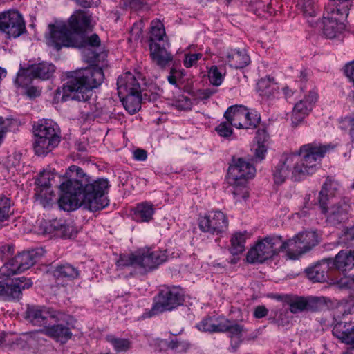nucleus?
Listing matches in <instances>:
<instances>
[{"mask_svg":"<svg viewBox=\"0 0 354 354\" xmlns=\"http://www.w3.org/2000/svg\"><path fill=\"white\" fill-rule=\"evenodd\" d=\"M334 148L331 144L309 143L295 153L283 155L273 169L274 183L281 185L290 176L294 181L304 179L315 172L322 158Z\"/></svg>","mask_w":354,"mask_h":354,"instance_id":"nucleus-1","label":"nucleus"},{"mask_svg":"<svg viewBox=\"0 0 354 354\" xmlns=\"http://www.w3.org/2000/svg\"><path fill=\"white\" fill-rule=\"evenodd\" d=\"M91 16L88 12L77 10L70 17L68 22L57 21L48 25L47 44L57 51L64 47L100 46V39L97 34L90 37L86 35V32L91 30Z\"/></svg>","mask_w":354,"mask_h":354,"instance_id":"nucleus-2","label":"nucleus"},{"mask_svg":"<svg viewBox=\"0 0 354 354\" xmlns=\"http://www.w3.org/2000/svg\"><path fill=\"white\" fill-rule=\"evenodd\" d=\"M93 46L82 47L85 62L95 64L89 67L69 71L66 73V82L62 88V101L69 99L80 102L88 101L93 95V90L100 86L104 80V74L101 66L96 64L100 57L91 49Z\"/></svg>","mask_w":354,"mask_h":354,"instance_id":"nucleus-3","label":"nucleus"},{"mask_svg":"<svg viewBox=\"0 0 354 354\" xmlns=\"http://www.w3.org/2000/svg\"><path fill=\"white\" fill-rule=\"evenodd\" d=\"M33 149L37 156H46L57 147L61 141V131L51 120H40L33 126Z\"/></svg>","mask_w":354,"mask_h":354,"instance_id":"nucleus-4","label":"nucleus"},{"mask_svg":"<svg viewBox=\"0 0 354 354\" xmlns=\"http://www.w3.org/2000/svg\"><path fill=\"white\" fill-rule=\"evenodd\" d=\"M109 183L106 178L92 180L90 177L80 191V196L84 201V208L91 212H96L105 208L109 204L106 194Z\"/></svg>","mask_w":354,"mask_h":354,"instance_id":"nucleus-5","label":"nucleus"},{"mask_svg":"<svg viewBox=\"0 0 354 354\" xmlns=\"http://www.w3.org/2000/svg\"><path fill=\"white\" fill-rule=\"evenodd\" d=\"M280 243V236L266 237L248 252L247 261L250 263H263L279 252Z\"/></svg>","mask_w":354,"mask_h":354,"instance_id":"nucleus-6","label":"nucleus"},{"mask_svg":"<svg viewBox=\"0 0 354 354\" xmlns=\"http://www.w3.org/2000/svg\"><path fill=\"white\" fill-rule=\"evenodd\" d=\"M224 117L237 129H254L260 121V117L257 113L249 112L242 105L230 106L225 112Z\"/></svg>","mask_w":354,"mask_h":354,"instance_id":"nucleus-7","label":"nucleus"},{"mask_svg":"<svg viewBox=\"0 0 354 354\" xmlns=\"http://www.w3.org/2000/svg\"><path fill=\"white\" fill-rule=\"evenodd\" d=\"M64 314L45 306L27 305L25 319L34 326H46L51 320L59 321Z\"/></svg>","mask_w":354,"mask_h":354,"instance_id":"nucleus-8","label":"nucleus"},{"mask_svg":"<svg viewBox=\"0 0 354 354\" xmlns=\"http://www.w3.org/2000/svg\"><path fill=\"white\" fill-rule=\"evenodd\" d=\"M55 71V66L48 62L34 64L27 68H21L15 82L18 86H24L30 84L32 78L48 80L53 77Z\"/></svg>","mask_w":354,"mask_h":354,"instance_id":"nucleus-9","label":"nucleus"},{"mask_svg":"<svg viewBox=\"0 0 354 354\" xmlns=\"http://www.w3.org/2000/svg\"><path fill=\"white\" fill-rule=\"evenodd\" d=\"M183 302V292L179 287H172L162 290L158 297L151 310L153 314L171 310Z\"/></svg>","mask_w":354,"mask_h":354,"instance_id":"nucleus-10","label":"nucleus"},{"mask_svg":"<svg viewBox=\"0 0 354 354\" xmlns=\"http://www.w3.org/2000/svg\"><path fill=\"white\" fill-rule=\"evenodd\" d=\"M0 30L9 37H18L26 30L22 15L17 10H8L0 15Z\"/></svg>","mask_w":354,"mask_h":354,"instance_id":"nucleus-11","label":"nucleus"},{"mask_svg":"<svg viewBox=\"0 0 354 354\" xmlns=\"http://www.w3.org/2000/svg\"><path fill=\"white\" fill-rule=\"evenodd\" d=\"M254 166L242 158L233 160L228 168L227 178L230 185L246 184L247 180L254 176Z\"/></svg>","mask_w":354,"mask_h":354,"instance_id":"nucleus-12","label":"nucleus"},{"mask_svg":"<svg viewBox=\"0 0 354 354\" xmlns=\"http://www.w3.org/2000/svg\"><path fill=\"white\" fill-rule=\"evenodd\" d=\"M198 226L204 232L219 234L227 229L228 220L222 212L212 211L199 218Z\"/></svg>","mask_w":354,"mask_h":354,"instance_id":"nucleus-13","label":"nucleus"},{"mask_svg":"<svg viewBox=\"0 0 354 354\" xmlns=\"http://www.w3.org/2000/svg\"><path fill=\"white\" fill-rule=\"evenodd\" d=\"M167 258L165 251H153L149 248L137 250L138 268H142L146 272L157 268L161 263L166 261Z\"/></svg>","mask_w":354,"mask_h":354,"instance_id":"nucleus-14","label":"nucleus"},{"mask_svg":"<svg viewBox=\"0 0 354 354\" xmlns=\"http://www.w3.org/2000/svg\"><path fill=\"white\" fill-rule=\"evenodd\" d=\"M32 282L30 279L19 277L10 283L0 281V299L19 301L22 296V290L30 288Z\"/></svg>","mask_w":354,"mask_h":354,"instance_id":"nucleus-15","label":"nucleus"},{"mask_svg":"<svg viewBox=\"0 0 354 354\" xmlns=\"http://www.w3.org/2000/svg\"><path fill=\"white\" fill-rule=\"evenodd\" d=\"M326 10V15L323 19V33L326 37L333 39L337 37L345 28L344 24L342 21L347 17H343L337 10Z\"/></svg>","mask_w":354,"mask_h":354,"instance_id":"nucleus-16","label":"nucleus"},{"mask_svg":"<svg viewBox=\"0 0 354 354\" xmlns=\"http://www.w3.org/2000/svg\"><path fill=\"white\" fill-rule=\"evenodd\" d=\"M66 180L59 185V189L81 191L84 184L88 182V176L80 167L72 165L65 173Z\"/></svg>","mask_w":354,"mask_h":354,"instance_id":"nucleus-17","label":"nucleus"},{"mask_svg":"<svg viewBox=\"0 0 354 354\" xmlns=\"http://www.w3.org/2000/svg\"><path fill=\"white\" fill-rule=\"evenodd\" d=\"M325 211L321 208L322 213L326 215V221L332 225H337L344 223L348 219L349 205L344 201H339L327 207V203L324 205Z\"/></svg>","mask_w":354,"mask_h":354,"instance_id":"nucleus-18","label":"nucleus"},{"mask_svg":"<svg viewBox=\"0 0 354 354\" xmlns=\"http://www.w3.org/2000/svg\"><path fill=\"white\" fill-rule=\"evenodd\" d=\"M55 176L50 171L44 170L40 172L39 176L36 179V184L37 185V192L35 195L37 196L40 201V203L44 207H48L52 201V198H47L46 196L47 193L52 194L51 191H48L51 186V182L54 180Z\"/></svg>","mask_w":354,"mask_h":354,"instance_id":"nucleus-19","label":"nucleus"},{"mask_svg":"<svg viewBox=\"0 0 354 354\" xmlns=\"http://www.w3.org/2000/svg\"><path fill=\"white\" fill-rule=\"evenodd\" d=\"M62 192L58 205L60 209L64 211H73L80 206L84 207V201L79 196L80 191L71 190L69 189H60Z\"/></svg>","mask_w":354,"mask_h":354,"instance_id":"nucleus-20","label":"nucleus"},{"mask_svg":"<svg viewBox=\"0 0 354 354\" xmlns=\"http://www.w3.org/2000/svg\"><path fill=\"white\" fill-rule=\"evenodd\" d=\"M220 330L221 333L227 332L229 333L231 338L232 352H235L241 342L242 337L247 333L248 329L236 322L225 319Z\"/></svg>","mask_w":354,"mask_h":354,"instance_id":"nucleus-21","label":"nucleus"},{"mask_svg":"<svg viewBox=\"0 0 354 354\" xmlns=\"http://www.w3.org/2000/svg\"><path fill=\"white\" fill-rule=\"evenodd\" d=\"M117 89L119 97L124 95L140 93V86L134 75L127 72L118 77Z\"/></svg>","mask_w":354,"mask_h":354,"instance_id":"nucleus-22","label":"nucleus"},{"mask_svg":"<svg viewBox=\"0 0 354 354\" xmlns=\"http://www.w3.org/2000/svg\"><path fill=\"white\" fill-rule=\"evenodd\" d=\"M168 43L149 44L151 57L161 68H165L173 60L172 55L166 49Z\"/></svg>","mask_w":354,"mask_h":354,"instance_id":"nucleus-23","label":"nucleus"},{"mask_svg":"<svg viewBox=\"0 0 354 354\" xmlns=\"http://www.w3.org/2000/svg\"><path fill=\"white\" fill-rule=\"evenodd\" d=\"M331 268H335L341 271L351 270L354 267V250H341L335 259H328Z\"/></svg>","mask_w":354,"mask_h":354,"instance_id":"nucleus-24","label":"nucleus"},{"mask_svg":"<svg viewBox=\"0 0 354 354\" xmlns=\"http://www.w3.org/2000/svg\"><path fill=\"white\" fill-rule=\"evenodd\" d=\"M328 259H322L315 266L306 270L307 277L313 282L326 281L328 277L327 272L331 268Z\"/></svg>","mask_w":354,"mask_h":354,"instance_id":"nucleus-25","label":"nucleus"},{"mask_svg":"<svg viewBox=\"0 0 354 354\" xmlns=\"http://www.w3.org/2000/svg\"><path fill=\"white\" fill-rule=\"evenodd\" d=\"M279 252L286 251L288 259H297L301 255L306 253L296 235L286 241H283L281 237V243L279 245Z\"/></svg>","mask_w":354,"mask_h":354,"instance_id":"nucleus-26","label":"nucleus"},{"mask_svg":"<svg viewBox=\"0 0 354 354\" xmlns=\"http://www.w3.org/2000/svg\"><path fill=\"white\" fill-rule=\"evenodd\" d=\"M333 334L342 342L350 344L354 349V325L337 323L333 328Z\"/></svg>","mask_w":354,"mask_h":354,"instance_id":"nucleus-27","label":"nucleus"},{"mask_svg":"<svg viewBox=\"0 0 354 354\" xmlns=\"http://www.w3.org/2000/svg\"><path fill=\"white\" fill-rule=\"evenodd\" d=\"M44 254L42 248H37L28 252H23L17 255V263H19L21 270L25 271L32 266Z\"/></svg>","mask_w":354,"mask_h":354,"instance_id":"nucleus-28","label":"nucleus"},{"mask_svg":"<svg viewBox=\"0 0 354 354\" xmlns=\"http://www.w3.org/2000/svg\"><path fill=\"white\" fill-rule=\"evenodd\" d=\"M226 61L230 67L242 68L250 64V59L245 50H231L226 55Z\"/></svg>","mask_w":354,"mask_h":354,"instance_id":"nucleus-29","label":"nucleus"},{"mask_svg":"<svg viewBox=\"0 0 354 354\" xmlns=\"http://www.w3.org/2000/svg\"><path fill=\"white\" fill-rule=\"evenodd\" d=\"M339 188V185L338 182L330 178H326L319 194V207H322L324 211H325L324 205L328 203L330 197L335 196V192Z\"/></svg>","mask_w":354,"mask_h":354,"instance_id":"nucleus-30","label":"nucleus"},{"mask_svg":"<svg viewBox=\"0 0 354 354\" xmlns=\"http://www.w3.org/2000/svg\"><path fill=\"white\" fill-rule=\"evenodd\" d=\"M44 333L58 342L64 343L71 339L72 333L70 328L62 324H56L45 329Z\"/></svg>","mask_w":354,"mask_h":354,"instance_id":"nucleus-31","label":"nucleus"},{"mask_svg":"<svg viewBox=\"0 0 354 354\" xmlns=\"http://www.w3.org/2000/svg\"><path fill=\"white\" fill-rule=\"evenodd\" d=\"M313 107L310 103H308L304 100H301L297 102L292 110V125L294 127H297L302 122L305 117L312 110Z\"/></svg>","mask_w":354,"mask_h":354,"instance_id":"nucleus-32","label":"nucleus"},{"mask_svg":"<svg viewBox=\"0 0 354 354\" xmlns=\"http://www.w3.org/2000/svg\"><path fill=\"white\" fill-rule=\"evenodd\" d=\"M278 86L274 79L267 77L261 78L257 84V89L259 95L267 98H270L278 93Z\"/></svg>","mask_w":354,"mask_h":354,"instance_id":"nucleus-33","label":"nucleus"},{"mask_svg":"<svg viewBox=\"0 0 354 354\" xmlns=\"http://www.w3.org/2000/svg\"><path fill=\"white\" fill-rule=\"evenodd\" d=\"M224 319L216 316H208L203 319L197 327L198 330L205 332L221 333L220 329L222 328Z\"/></svg>","mask_w":354,"mask_h":354,"instance_id":"nucleus-34","label":"nucleus"},{"mask_svg":"<svg viewBox=\"0 0 354 354\" xmlns=\"http://www.w3.org/2000/svg\"><path fill=\"white\" fill-rule=\"evenodd\" d=\"M268 135L266 130L264 129H259L257 132V146L254 148V160L255 162H261L263 159H264L266 152H267V147L265 145V142L268 140Z\"/></svg>","mask_w":354,"mask_h":354,"instance_id":"nucleus-35","label":"nucleus"},{"mask_svg":"<svg viewBox=\"0 0 354 354\" xmlns=\"http://www.w3.org/2000/svg\"><path fill=\"white\" fill-rule=\"evenodd\" d=\"M53 276L57 279L73 280L80 275L79 270L71 266L66 263L57 266L53 270Z\"/></svg>","mask_w":354,"mask_h":354,"instance_id":"nucleus-36","label":"nucleus"},{"mask_svg":"<svg viewBox=\"0 0 354 354\" xmlns=\"http://www.w3.org/2000/svg\"><path fill=\"white\" fill-rule=\"evenodd\" d=\"M124 109L131 114H134L140 109L142 97L140 93L124 95L119 97Z\"/></svg>","mask_w":354,"mask_h":354,"instance_id":"nucleus-37","label":"nucleus"},{"mask_svg":"<svg viewBox=\"0 0 354 354\" xmlns=\"http://www.w3.org/2000/svg\"><path fill=\"white\" fill-rule=\"evenodd\" d=\"M165 30L162 23L159 20H153L151 23L149 44L167 43Z\"/></svg>","mask_w":354,"mask_h":354,"instance_id":"nucleus-38","label":"nucleus"},{"mask_svg":"<svg viewBox=\"0 0 354 354\" xmlns=\"http://www.w3.org/2000/svg\"><path fill=\"white\" fill-rule=\"evenodd\" d=\"M247 239V232H237L232 234L230 239V252L233 256L241 254L245 250V243Z\"/></svg>","mask_w":354,"mask_h":354,"instance_id":"nucleus-39","label":"nucleus"},{"mask_svg":"<svg viewBox=\"0 0 354 354\" xmlns=\"http://www.w3.org/2000/svg\"><path fill=\"white\" fill-rule=\"evenodd\" d=\"M154 214V209L152 204L144 202L137 205L134 210V217L137 221L148 222Z\"/></svg>","mask_w":354,"mask_h":354,"instance_id":"nucleus-40","label":"nucleus"},{"mask_svg":"<svg viewBox=\"0 0 354 354\" xmlns=\"http://www.w3.org/2000/svg\"><path fill=\"white\" fill-rule=\"evenodd\" d=\"M296 236L305 252L310 250L319 242L317 234L315 232H300Z\"/></svg>","mask_w":354,"mask_h":354,"instance_id":"nucleus-41","label":"nucleus"},{"mask_svg":"<svg viewBox=\"0 0 354 354\" xmlns=\"http://www.w3.org/2000/svg\"><path fill=\"white\" fill-rule=\"evenodd\" d=\"M16 261L17 257L15 256L12 259H10L7 263H6L0 268L1 274L4 277H9L22 272L23 271L21 270L19 263H17Z\"/></svg>","mask_w":354,"mask_h":354,"instance_id":"nucleus-42","label":"nucleus"},{"mask_svg":"<svg viewBox=\"0 0 354 354\" xmlns=\"http://www.w3.org/2000/svg\"><path fill=\"white\" fill-rule=\"evenodd\" d=\"M351 0H331L326 7V10H330L333 12L332 9L337 10V12L343 17L348 15V10Z\"/></svg>","mask_w":354,"mask_h":354,"instance_id":"nucleus-43","label":"nucleus"},{"mask_svg":"<svg viewBox=\"0 0 354 354\" xmlns=\"http://www.w3.org/2000/svg\"><path fill=\"white\" fill-rule=\"evenodd\" d=\"M106 339L111 344L117 352H126L131 345V343L129 339L118 338L113 335H106Z\"/></svg>","mask_w":354,"mask_h":354,"instance_id":"nucleus-44","label":"nucleus"},{"mask_svg":"<svg viewBox=\"0 0 354 354\" xmlns=\"http://www.w3.org/2000/svg\"><path fill=\"white\" fill-rule=\"evenodd\" d=\"M12 214L10 199L0 195V223L8 221Z\"/></svg>","mask_w":354,"mask_h":354,"instance_id":"nucleus-45","label":"nucleus"},{"mask_svg":"<svg viewBox=\"0 0 354 354\" xmlns=\"http://www.w3.org/2000/svg\"><path fill=\"white\" fill-rule=\"evenodd\" d=\"M51 226L54 230L57 232L58 234L64 238H70L73 231V227L66 224L63 221H54Z\"/></svg>","mask_w":354,"mask_h":354,"instance_id":"nucleus-46","label":"nucleus"},{"mask_svg":"<svg viewBox=\"0 0 354 354\" xmlns=\"http://www.w3.org/2000/svg\"><path fill=\"white\" fill-rule=\"evenodd\" d=\"M270 319H272V322L277 324L278 326L285 327L290 324L291 318L287 310H279L275 313L274 317H270Z\"/></svg>","mask_w":354,"mask_h":354,"instance_id":"nucleus-47","label":"nucleus"},{"mask_svg":"<svg viewBox=\"0 0 354 354\" xmlns=\"http://www.w3.org/2000/svg\"><path fill=\"white\" fill-rule=\"evenodd\" d=\"M223 69L217 66H212L208 71L210 82L216 86H220L223 80Z\"/></svg>","mask_w":354,"mask_h":354,"instance_id":"nucleus-48","label":"nucleus"},{"mask_svg":"<svg viewBox=\"0 0 354 354\" xmlns=\"http://www.w3.org/2000/svg\"><path fill=\"white\" fill-rule=\"evenodd\" d=\"M289 310L293 314L306 310V298L296 297L288 302Z\"/></svg>","mask_w":354,"mask_h":354,"instance_id":"nucleus-49","label":"nucleus"},{"mask_svg":"<svg viewBox=\"0 0 354 354\" xmlns=\"http://www.w3.org/2000/svg\"><path fill=\"white\" fill-rule=\"evenodd\" d=\"M118 267H138L137 251L129 254H122L117 261Z\"/></svg>","mask_w":354,"mask_h":354,"instance_id":"nucleus-50","label":"nucleus"},{"mask_svg":"<svg viewBox=\"0 0 354 354\" xmlns=\"http://www.w3.org/2000/svg\"><path fill=\"white\" fill-rule=\"evenodd\" d=\"M323 298L309 297L306 298V311L315 312L322 310L324 307Z\"/></svg>","mask_w":354,"mask_h":354,"instance_id":"nucleus-51","label":"nucleus"},{"mask_svg":"<svg viewBox=\"0 0 354 354\" xmlns=\"http://www.w3.org/2000/svg\"><path fill=\"white\" fill-rule=\"evenodd\" d=\"M171 349L178 353H185L189 351L191 344L185 340L176 338L170 341Z\"/></svg>","mask_w":354,"mask_h":354,"instance_id":"nucleus-52","label":"nucleus"},{"mask_svg":"<svg viewBox=\"0 0 354 354\" xmlns=\"http://www.w3.org/2000/svg\"><path fill=\"white\" fill-rule=\"evenodd\" d=\"M232 127H233L232 124L226 120V121L221 122L220 124L216 127V131L220 136L228 138L233 133Z\"/></svg>","mask_w":354,"mask_h":354,"instance_id":"nucleus-53","label":"nucleus"},{"mask_svg":"<svg viewBox=\"0 0 354 354\" xmlns=\"http://www.w3.org/2000/svg\"><path fill=\"white\" fill-rule=\"evenodd\" d=\"M245 185L246 184L231 185L233 187L232 193L236 201H241V199H246L249 196V193Z\"/></svg>","mask_w":354,"mask_h":354,"instance_id":"nucleus-54","label":"nucleus"},{"mask_svg":"<svg viewBox=\"0 0 354 354\" xmlns=\"http://www.w3.org/2000/svg\"><path fill=\"white\" fill-rule=\"evenodd\" d=\"M339 289L354 290V275L344 276L335 283Z\"/></svg>","mask_w":354,"mask_h":354,"instance_id":"nucleus-55","label":"nucleus"},{"mask_svg":"<svg viewBox=\"0 0 354 354\" xmlns=\"http://www.w3.org/2000/svg\"><path fill=\"white\" fill-rule=\"evenodd\" d=\"M29 84L24 86L26 88V95L30 98L33 99L40 96L41 89L37 86H28Z\"/></svg>","mask_w":354,"mask_h":354,"instance_id":"nucleus-56","label":"nucleus"},{"mask_svg":"<svg viewBox=\"0 0 354 354\" xmlns=\"http://www.w3.org/2000/svg\"><path fill=\"white\" fill-rule=\"evenodd\" d=\"M201 57V54L200 53H194L190 55H186L185 58L184 59V65L187 68L192 67L194 64L196 63V62Z\"/></svg>","mask_w":354,"mask_h":354,"instance_id":"nucleus-57","label":"nucleus"},{"mask_svg":"<svg viewBox=\"0 0 354 354\" xmlns=\"http://www.w3.org/2000/svg\"><path fill=\"white\" fill-rule=\"evenodd\" d=\"M192 104L189 99L183 97L182 99L177 102L176 106L181 110H188L191 109Z\"/></svg>","mask_w":354,"mask_h":354,"instance_id":"nucleus-58","label":"nucleus"},{"mask_svg":"<svg viewBox=\"0 0 354 354\" xmlns=\"http://www.w3.org/2000/svg\"><path fill=\"white\" fill-rule=\"evenodd\" d=\"M155 346L159 348L158 351H166L168 348H171L170 342L162 339H156L154 342Z\"/></svg>","mask_w":354,"mask_h":354,"instance_id":"nucleus-59","label":"nucleus"},{"mask_svg":"<svg viewBox=\"0 0 354 354\" xmlns=\"http://www.w3.org/2000/svg\"><path fill=\"white\" fill-rule=\"evenodd\" d=\"M216 91L217 90L216 88H208L204 89V90L199 91L198 97L203 100H207L211 96H212L214 94H215Z\"/></svg>","mask_w":354,"mask_h":354,"instance_id":"nucleus-60","label":"nucleus"},{"mask_svg":"<svg viewBox=\"0 0 354 354\" xmlns=\"http://www.w3.org/2000/svg\"><path fill=\"white\" fill-rule=\"evenodd\" d=\"M268 313V310L264 306H258L254 310V317L261 319L266 317Z\"/></svg>","mask_w":354,"mask_h":354,"instance_id":"nucleus-61","label":"nucleus"},{"mask_svg":"<svg viewBox=\"0 0 354 354\" xmlns=\"http://www.w3.org/2000/svg\"><path fill=\"white\" fill-rule=\"evenodd\" d=\"M317 98V91L313 89L309 91L308 95L304 100H306L308 103H310V106L313 107Z\"/></svg>","mask_w":354,"mask_h":354,"instance_id":"nucleus-62","label":"nucleus"},{"mask_svg":"<svg viewBox=\"0 0 354 354\" xmlns=\"http://www.w3.org/2000/svg\"><path fill=\"white\" fill-rule=\"evenodd\" d=\"M133 158L138 161L145 160L147 158V151L144 149H138L133 152Z\"/></svg>","mask_w":354,"mask_h":354,"instance_id":"nucleus-63","label":"nucleus"},{"mask_svg":"<svg viewBox=\"0 0 354 354\" xmlns=\"http://www.w3.org/2000/svg\"><path fill=\"white\" fill-rule=\"evenodd\" d=\"M342 125L348 124L350 127L349 133L351 136L354 138V117L353 118H346L342 122Z\"/></svg>","mask_w":354,"mask_h":354,"instance_id":"nucleus-64","label":"nucleus"}]
</instances>
